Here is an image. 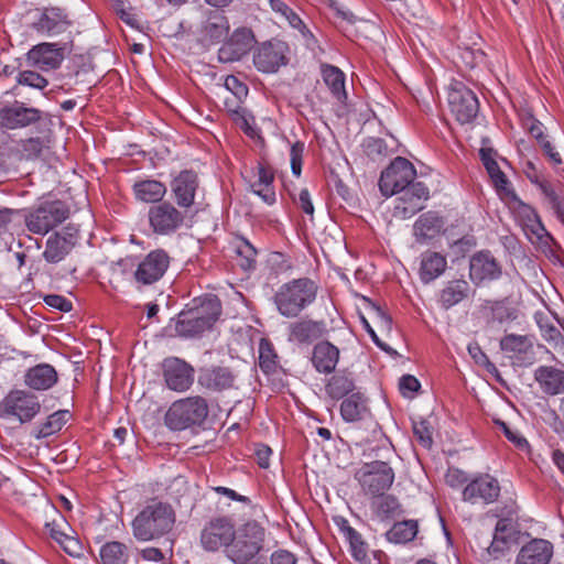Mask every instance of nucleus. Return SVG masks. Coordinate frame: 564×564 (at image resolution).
I'll return each instance as SVG.
<instances>
[{
	"mask_svg": "<svg viewBox=\"0 0 564 564\" xmlns=\"http://www.w3.org/2000/svg\"><path fill=\"white\" fill-rule=\"evenodd\" d=\"M317 292L318 285L312 279H293L276 290L273 302L282 316L293 318L315 302Z\"/></svg>",
	"mask_w": 564,
	"mask_h": 564,
	"instance_id": "nucleus-1",
	"label": "nucleus"
},
{
	"mask_svg": "<svg viewBox=\"0 0 564 564\" xmlns=\"http://www.w3.org/2000/svg\"><path fill=\"white\" fill-rule=\"evenodd\" d=\"M175 512L170 503L152 500L133 519L132 532L138 541L147 542L170 532Z\"/></svg>",
	"mask_w": 564,
	"mask_h": 564,
	"instance_id": "nucleus-2",
	"label": "nucleus"
},
{
	"mask_svg": "<svg viewBox=\"0 0 564 564\" xmlns=\"http://www.w3.org/2000/svg\"><path fill=\"white\" fill-rule=\"evenodd\" d=\"M264 541V527L256 520H249L238 529L235 528V538L225 549V554L235 564H248L261 552Z\"/></svg>",
	"mask_w": 564,
	"mask_h": 564,
	"instance_id": "nucleus-3",
	"label": "nucleus"
},
{
	"mask_svg": "<svg viewBox=\"0 0 564 564\" xmlns=\"http://www.w3.org/2000/svg\"><path fill=\"white\" fill-rule=\"evenodd\" d=\"M209 412L208 403L200 395L188 397L172 403L166 411L165 425L173 431H183L185 429L200 425Z\"/></svg>",
	"mask_w": 564,
	"mask_h": 564,
	"instance_id": "nucleus-4",
	"label": "nucleus"
},
{
	"mask_svg": "<svg viewBox=\"0 0 564 564\" xmlns=\"http://www.w3.org/2000/svg\"><path fill=\"white\" fill-rule=\"evenodd\" d=\"M69 216L68 206L62 200H46L24 212L26 229L35 235L44 236L65 221Z\"/></svg>",
	"mask_w": 564,
	"mask_h": 564,
	"instance_id": "nucleus-5",
	"label": "nucleus"
},
{
	"mask_svg": "<svg viewBox=\"0 0 564 564\" xmlns=\"http://www.w3.org/2000/svg\"><path fill=\"white\" fill-rule=\"evenodd\" d=\"M362 491L372 497L384 494L394 481V471L387 462L373 460L364 464L355 474Z\"/></svg>",
	"mask_w": 564,
	"mask_h": 564,
	"instance_id": "nucleus-6",
	"label": "nucleus"
},
{
	"mask_svg": "<svg viewBox=\"0 0 564 564\" xmlns=\"http://www.w3.org/2000/svg\"><path fill=\"white\" fill-rule=\"evenodd\" d=\"M416 171L413 164L401 156L395 158L381 173L379 187L384 196H392L414 184Z\"/></svg>",
	"mask_w": 564,
	"mask_h": 564,
	"instance_id": "nucleus-7",
	"label": "nucleus"
},
{
	"mask_svg": "<svg viewBox=\"0 0 564 564\" xmlns=\"http://www.w3.org/2000/svg\"><path fill=\"white\" fill-rule=\"evenodd\" d=\"M186 210L176 208L164 200L149 208V225L155 235L169 236L176 232L184 224Z\"/></svg>",
	"mask_w": 564,
	"mask_h": 564,
	"instance_id": "nucleus-8",
	"label": "nucleus"
},
{
	"mask_svg": "<svg viewBox=\"0 0 564 564\" xmlns=\"http://www.w3.org/2000/svg\"><path fill=\"white\" fill-rule=\"evenodd\" d=\"M235 538V524L228 517H214L203 528L200 543L204 550L216 552L219 549H228Z\"/></svg>",
	"mask_w": 564,
	"mask_h": 564,
	"instance_id": "nucleus-9",
	"label": "nucleus"
},
{
	"mask_svg": "<svg viewBox=\"0 0 564 564\" xmlns=\"http://www.w3.org/2000/svg\"><path fill=\"white\" fill-rule=\"evenodd\" d=\"M452 113L460 123L471 122L479 110V102L473 90L462 83H456L448 93Z\"/></svg>",
	"mask_w": 564,
	"mask_h": 564,
	"instance_id": "nucleus-10",
	"label": "nucleus"
},
{
	"mask_svg": "<svg viewBox=\"0 0 564 564\" xmlns=\"http://www.w3.org/2000/svg\"><path fill=\"white\" fill-rule=\"evenodd\" d=\"M78 240V229L68 225L51 235L45 243L43 258L48 263L63 261L74 249Z\"/></svg>",
	"mask_w": 564,
	"mask_h": 564,
	"instance_id": "nucleus-11",
	"label": "nucleus"
},
{
	"mask_svg": "<svg viewBox=\"0 0 564 564\" xmlns=\"http://www.w3.org/2000/svg\"><path fill=\"white\" fill-rule=\"evenodd\" d=\"M163 377L169 389L183 392L189 389L194 381V368L177 357L164 359Z\"/></svg>",
	"mask_w": 564,
	"mask_h": 564,
	"instance_id": "nucleus-12",
	"label": "nucleus"
},
{
	"mask_svg": "<svg viewBox=\"0 0 564 564\" xmlns=\"http://www.w3.org/2000/svg\"><path fill=\"white\" fill-rule=\"evenodd\" d=\"M6 414L17 416L20 422L31 421L41 409L36 397L25 391H12L2 402Z\"/></svg>",
	"mask_w": 564,
	"mask_h": 564,
	"instance_id": "nucleus-13",
	"label": "nucleus"
},
{
	"mask_svg": "<svg viewBox=\"0 0 564 564\" xmlns=\"http://www.w3.org/2000/svg\"><path fill=\"white\" fill-rule=\"evenodd\" d=\"M398 204L394 207L395 217L406 219L424 208L423 203L429 198V188L422 182H415L405 189L399 192Z\"/></svg>",
	"mask_w": 564,
	"mask_h": 564,
	"instance_id": "nucleus-14",
	"label": "nucleus"
},
{
	"mask_svg": "<svg viewBox=\"0 0 564 564\" xmlns=\"http://www.w3.org/2000/svg\"><path fill=\"white\" fill-rule=\"evenodd\" d=\"M65 50L66 44L40 43L28 52L26 62L41 70L56 69L65 58Z\"/></svg>",
	"mask_w": 564,
	"mask_h": 564,
	"instance_id": "nucleus-15",
	"label": "nucleus"
},
{
	"mask_svg": "<svg viewBox=\"0 0 564 564\" xmlns=\"http://www.w3.org/2000/svg\"><path fill=\"white\" fill-rule=\"evenodd\" d=\"M170 258L164 250L151 251L139 264L134 272V279L143 285L159 281L169 268Z\"/></svg>",
	"mask_w": 564,
	"mask_h": 564,
	"instance_id": "nucleus-16",
	"label": "nucleus"
},
{
	"mask_svg": "<svg viewBox=\"0 0 564 564\" xmlns=\"http://www.w3.org/2000/svg\"><path fill=\"white\" fill-rule=\"evenodd\" d=\"M288 45L282 41H269L263 43L254 54L253 63L263 73L276 72L285 65Z\"/></svg>",
	"mask_w": 564,
	"mask_h": 564,
	"instance_id": "nucleus-17",
	"label": "nucleus"
},
{
	"mask_svg": "<svg viewBox=\"0 0 564 564\" xmlns=\"http://www.w3.org/2000/svg\"><path fill=\"white\" fill-rule=\"evenodd\" d=\"M41 117L42 112L37 108L15 101L0 109V126L10 130L25 128L37 122Z\"/></svg>",
	"mask_w": 564,
	"mask_h": 564,
	"instance_id": "nucleus-18",
	"label": "nucleus"
},
{
	"mask_svg": "<svg viewBox=\"0 0 564 564\" xmlns=\"http://www.w3.org/2000/svg\"><path fill=\"white\" fill-rule=\"evenodd\" d=\"M198 176L194 171L184 170L171 182V192L181 209L187 210L195 200Z\"/></svg>",
	"mask_w": 564,
	"mask_h": 564,
	"instance_id": "nucleus-19",
	"label": "nucleus"
},
{
	"mask_svg": "<svg viewBox=\"0 0 564 564\" xmlns=\"http://www.w3.org/2000/svg\"><path fill=\"white\" fill-rule=\"evenodd\" d=\"M500 494V486L496 478L482 475L470 481L463 490L464 501L476 503H491L497 500Z\"/></svg>",
	"mask_w": 564,
	"mask_h": 564,
	"instance_id": "nucleus-20",
	"label": "nucleus"
},
{
	"mask_svg": "<svg viewBox=\"0 0 564 564\" xmlns=\"http://www.w3.org/2000/svg\"><path fill=\"white\" fill-rule=\"evenodd\" d=\"M253 43L254 36L251 30L246 28L238 29L219 48V59L225 63L239 61L249 53Z\"/></svg>",
	"mask_w": 564,
	"mask_h": 564,
	"instance_id": "nucleus-21",
	"label": "nucleus"
},
{
	"mask_svg": "<svg viewBox=\"0 0 564 564\" xmlns=\"http://www.w3.org/2000/svg\"><path fill=\"white\" fill-rule=\"evenodd\" d=\"M501 275V265L489 251H479L469 260V276L475 284L497 280Z\"/></svg>",
	"mask_w": 564,
	"mask_h": 564,
	"instance_id": "nucleus-22",
	"label": "nucleus"
},
{
	"mask_svg": "<svg viewBox=\"0 0 564 564\" xmlns=\"http://www.w3.org/2000/svg\"><path fill=\"white\" fill-rule=\"evenodd\" d=\"M236 375L228 367L212 366L199 371L198 384L213 392L234 388Z\"/></svg>",
	"mask_w": 564,
	"mask_h": 564,
	"instance_id": "nucleus-23",
	"label": "nucleus"
},
{
	"mask_svg": "<svg viewBox=\"0 0 564 564\" xmlns=\"http://www.w3.org/2000/svg\"><path fill=\"white\" fill-rule=\"evenodd\" d=\"M229 31V23L223 12L209 11L202 21L199 29V41L204 44H214L226 37Z\"/></svg>",
	"mask_w": 564,
	"mask_h": 564,
	"instance_id": "nucleus-24",
	"label": "nucleus"
},
{
	"mask_svg": "<svg viewBox=\"0 0 564 564\" xmlns=\"http://www.w3.org/2000/svg\"><path fill=\"white\" fill-rule=\"evenodd\" d=\"M289 340L301 345H310L323 337L327 329L323 321L302 318L289 326Z\"/></svg>",
	"mask_w": 564,
	"mask_h": 564,
	"instance_id": "nucleus-25",
	"label": "nucleus"
},
{
	"mask_svg": "<svg viewBox=\"0 0 564 564\" xmlns=\"http://www.w3.org/2000/svg\"><path fill=\"white\" fill-rule=\"evenodd\" d=\"M72 25L68 15L59 8L43 9L37 21L33 23V29L47 35H57L69 29Z\"/></svg>",
	"mask_w": 564,
	"mask_h": 564,
	"instance_id": "nucleus-26",
	"label": "nucleus"
},
{
	"mask_svg": "<svg viewBox=\"0 0 564 564\" xmlns=\"http://www.w3.org/2000/svg\"><path fill=\"white\" fill-rule=\"evenodd\" d=\"M534 380L547 395L564 394V370L553 366H540L534 370Z\"/></svg>",
	"mask_w": 564,
	"mask_h": 564,
	"instance_id": "nucleus-27",
	"label": "nucleus"
},
{
	"mask_svg": "<svg viewBox=\"0 0 564 564\" xmlns=\"http://www.w3.org/2000/svg\"><path fill=\"white\" fill-rule=\"evenodd\" d=\"M553 554L552 544L542 539H535L522 546L517 564H549Z\"/></svg>",
	"mask_w": 564,
	"mask_h": 564,
	"instance_id": "nucleus-28",
	"label": "nucleus"
},
{
	"mask_svg": "<svg viewBox=\"0 0 564 564\" xmlns=\"http://www.w3.org/2000/svg\"><path fill=\"white\" fill-rule=\"evenodd\" d=\"M186 310L192 312L196 317H199L203 324L205 323L212 328L220 315L221 305L217 296L208 295L205 297L194 299L191 304L187 305Z\"/></svg>",
	"mask_w": 564,
	"mask_h": 564,
	"instance_id": "nucleus-29",
	"label": "nucleus"
},
{
	"mask_svg": "<svg viewBox=\"0 0 564 564\" xmlns=\"http://www.w3.org/2000/svg\"><path fill=\"white\" fill-rule=\"evenodd\" d=\"M339 359V349L329 341H319L314 346L312 362L321 373H330L335 370Z\"/></svg>",
	"mask_w": 564,
	"mask_h": 564,
	"instance_id": "nucleus-30",
	"label": "nucleus"
},
{
	"mask_svg": "<svg viewBox=\"0 0 564 564\" xmlns=\"http://www.w3.org/2000/svg\"><path fill=\"white\" fill-rule=\"evenodd\" d=\"M57 381V372L48 364H40L30 368L25 376V384L33 390H47Z\"/></svg>",
	"mask_w": 564,
	"mask_h": 564,
	"instance_id": "nucleus-31",
	"label": "nucleus"
},
{
	"mask_svg": "<svg viewBox=\"0 0 564 564\" xmlns=\"http://www.w3.org/2000/svg\"><path fill=\"white\" fill-rule=\"evenodd\" d=\"M470 285L465 279L448 281L440 291L438 302L441 306L448 310L468 297Z\"/></svg>",
	"mask_w": 564,
	"mask_h": 564,
	"instance_id": "nucleus-32",
	"label": "nucleus"
},
{
	"mask_svg": "<svg viewBox=\"0 0 564 564\" xmlns=\"http://www.w3.org/2000/svg\"><path fill=\"white\" fill-rule=\"evenodd\" d=\"M447 267L446 257L440 252L425 251L421 254L420 279L427 284L443 274Z\"/></svg>",
	"mask_w": 564,
	"mask_h": 564,
	"instance_id": "nucleus-33",
	"label": "nucleus"
},
{
	"mask_svg": "<svg viewBox=\"0 0 564 564\" xmlns=\"http://www.w3.org/2000/svg\"><path fill=\"white\" fill-rule=\"evenodd\" d=\"M340 414L346 422L364 420L369 414L367 399L360 392H354L340 404Z\"/></svg>",
	"mask_w": 564,
	"mask_h": 564,
	"instance_id": "nucleus-34",
	"label": "nucleus"
},
{
	"mask_svg": "<svg viewBox=\"0 0 564 564\" xmlns=\"http://www.w3.org/2000/svg\"><path fill=\"white\" fill-rule=\"evenodd\" d=\"M443 226L442 219L434 213L421 215L413 226L414 237L417 242L424 243L438 235Z\"/></svg>",
	"mask_w": 564,
	"mask_h": 564,
	"instance_id": "nucleus-35",
	"label": "nucleus"
},
{
	"mask_svg": "<svg viewBox=\"0 0 564 564\" xmlns=\"http://www.w3.org/2000/svg\"><path fill=\"white\" fill-rule=\"evenodd\" d=\"M133 193L138 200L159 204L166 194V186L156 180H143L134 183Z\"/></svg>",
	"mask_w": 564,
	"mask_h": 564,
	"instance_id": "nucleus-36",
	"label": "nucleus"
},
{
	"mask_svg": "<svg viewBox=\"0 0 564 564\" xmlns=\"http://www.w3.org/2000/svg\"><path fill=\"white\" fill-rule=\"evenodd\" d=\"M539 189L557 218L564 224V185L561 182L544 181L540 184Z\"/></svg>",
	"mask_w": 564,
	"mask_h": 564,
	"instance_id": "nucleus-37",
	"label": "nucleus"
},
{
	"mask_svg": "<svg viewBox=\"0 0 564 564\" xmlns=\"http://www.w3.org/2000/svg\"><path fill=\"white\" fill-rule=\"evenodd\" d=\"M210 329L205 323L200 322L199 317H196L188 310H183L175 324V332L182 337H195L205 330Z\"/></svg>",
	"mask_w": 564,
	"mask_h": 564,
	"instance_id": "nucleus-38",
	"label": "nucleus"
},
{
	"mask_svg": "<svg viewBox=\"0 0 564 564\" xmlns=\"http://www.w3.org/2000/svg\"><path fill=\"white\" fill-rule=\"evenodd\" d=\"M322 76L326 86L329 88L333 96L338 100H345L347 98L345 89V74L336 66L329 64H323Z\"/></svg>",
	"mask_w": 564,
	"mask_h": 564,
	"instance_id": "nucleus-39",
	"label": "nucleus"
},
{
	"mask_svg": "<svg viewBox=\"0 0 564 564\" xmlns=\"http://www.w3.org/2000/svg\"><path fill=\"white\" fill-rule=\"evenodd\" d=\"M519 214L525 220V226L530 231L536 236V238L545 245H549L553 240L551 235L546 231L543 226L538 213L533 207L521 203L519 206Z\"/></svg>",
	"mask_w": 564,
	"mask_h": 564,
	"instance_id": "nucleus-40",
	"label": "nucleus"
},
{
	"mask_svg": "<svg viewBox=\"0 0 564 564\" xmlns=\"http://www.w3.org/2000/svg\"><path fill=\"white\" fill-rule=\"evenodd\" d=\"M273 178V173L269 167L259 165L258 180L252 184L253 193L259 195L269 205L275 202V193L272 188Z\"/></svg>",
	"mask_w": 564,
	"mask_h": 564,
	"instance_id": "nucleus-41",
	"label": "nucleus"
},
{
	"mask_svg": "<svg viewBox=\"0 0 564 564\" xmlns=\"http://www.w3.org/2000/svg\"><path fill=\"white\" fill-rule=\"evenodd\" d=\"M479 155L484 166L486 167L488 174L494 181L495 185L499 189H506V186L509 184L505 173L500 170L497 161L495 160V151L491 148H481L479 150Z\"/></svg>",
	"mask_w": 564,
	"mask_h": 564,
	"instance_id": "nucleus-42",
	"label": "nucleus"
},
{
	"mask_svg": "<svg viewBox=\"0 0 564 564\" xmlns=\"http://www.w3.org/2000/svg\"><path fill=\"white\" fill-rule=\"evenodd\" d=\"M417 534V522L414 520H404L397 522L386 533L388 541L404 544L412 541Z\"/></svg>",
	"mask_w": 564,
	"mask_h": 564,
	"instance_id": "nucleus-43",
	"label": "nucleus"
},
{
	"mask_svg": "<svg viewBox=\"0 0 564 564\" xmlns=\"http://www.w3.org/2000/svg\"><path fill=\"white\" fill-rule=\"evenodd\" d=\"M100 558L102 564H128V547L119 541L107 542L100 549Z\"/></svg>",
	"mask_w": 564,
	"mask_h": 564,
	"instance_id": "nucleus-44",
	"label": "nucleus"
},
{
	"mask_svg": "<svg viewBox=\"0 0 564 564\" xmlns=\"http://www.w3.org/2000/svg\"><path fill=\"white\" fill-rule=\"evenodd\" d=\"M69 416V412L67 410H58L51 414L46 421L39 426L35 432L36 438L47 437L58 431L65 425Z\"/></svg>",
	"mask_w": 564,
	"mask_h": 564,
	"instance_id": "nucleus-45",
	"label": "nucleus"
},
{
	"mask_svg": "<svg viewBox=\"0 0 564 564\" xmlns=\"http://www.w3.org/2000/svg\"><path fill=\"white\" fill-rule=\"evenodd\" d=\"M355 383L351 378L346 375H336L330 378L326 384V393L332 398L339 400L352 392Z\"/></svg>",
	"mask_w": 564,
	"mask_h": 564,
	"instance_id": "nucleus-46",
	"label": "nucleus"
},
{
	"mask_svg": "<svg viewBox=\"0 0 564 564\" xmlns=\"http://www.w3.org/2000/svg\"><path fill=\"white\" fill-rule=\"evenodd\" d=\"M237 261L243 271H251L256 269L257 264V249L246 239H241L237 247Z\"/></svg>",
	"mask_w": 564,
	"mask_h": 564,
	"instance_id": "nucleus-47",
	"label": "nucleus"
},
{
	"mask_svg": "<svg viewBox=\"0 0 564 564\" xmlns=\"http://www.w3.org/2000/svg\"><path fill=\"white\" fill-rule=\"evenodd\" d=\"M278 355L275 354L272 344L262 339L259 345V366L261 370L267 373H274L278 369Z\"/></svg>",
	"mask_w": 564,
	"mask_h": 564,
	"instance_id": "nucleus-48",
	"label": "nucleus"
},
{
	"mask_svg": "<svg viewBox=\"0 0 564 564\" xmlns=\"http://www.w3.org/2000/svg\"><path fill=\"white\" fill-rule=\"evenodd\" d=\"M346 539L349 541L354 558L358 562H365L368 558V545L362 540L361 534L351 527L344 528Z\"/></svg>",
	"mask_w": 564,
	"mask_h": 564,
	"instance_id": "nucleus-49",
	"label": "nucleus"
},
{
	"mask_svg": "<svg viewBox=\"0 0 564 564\" xmlns=\"http://www.w3.org/2000/svg\"><path fill=\"white\" fill-rule=\"evenodd\" d=\"M372 506L376 513L381 518L393 517L400 509L399 501L391 495H377Z\"/></svg>",
	"mask_w": 564,
	"mask_h": 564,
	"instance_id": "nucleus-50",
	"label": "nucleus"
},
{
	"mask_svg": "<svg viewBox=\"0 0 564 564\" xmlns=\"http://www.w3.org/2000/svg\"><path fill=\"white\" fill-rule=\"evenodd\" d=\"M492 538L499 539L511 547L517 542V530L512 520L509 518L499 519Z\"/></svg>",
	"mask_w": 564,
	"mask_h": 564,
	"instance_id": "nucleus-51",
	"label": "nucleus"
},
{
	"mask_svg": "<svg viewBox=\"0 0 564 564\" xmlns=\"http://www.w3.org/2000/svg\"><path fill=\"white\" fill-rule=\"evenodd\" d=\"M500 347L503 351L509 352H525L532 344L527 336L509 334L500 340Z\"/></svg>",
	"mask_w": 564,
	"mask_h": 564,
	"instance_id": "nucleus-52",
	"label": "nucleus"
},
{
	"mask_svg": "<svg viewBox=\"0 0 564 564\" xmlns=\"http://www.w3.org/2000/svg\"><path fill=\"white\" fill-rule=\"evenodd\" d=\"M535 319L541 330L542 337L549 343H558L562 334L552 321L544 314H536Z\"/></svg>",
	"mask_w": 564,
	"mask_h": 564,
	"instance_id": "nucleus-53",
	"label": "nucleus"
},
{
	"mask_svg": "<svg viewBox=\"0 0 564 564\" xmlns=\"http://www.w3.org/2000/svg\"><path fill=\"white\" fill-rule=\"evenodd\" d=\"M46 528L50 530V535L62 545L65 552L70 555L76 553V547L78 546V542L72 536L63 533L59 530H56L55 523H47Z\"/></svg>",
	"mask_w": 564,
	"mask_h": 564,
	"instance_id": "nucleus-54",
	"label": "nucleus"
},
{
	"mask_svg": "<svg viewBox=\"0 0 564 564\" xmlns=\"http://www.w3.org/2000/svg\"><path fill=\"white\" fill-rule=\"evenodd\" d=\"M413 433L419 444L424 448H430L433 444L432 432L426 421L413 422Z\"/></svg>",
	"mask_w": 564,
	"mask_h": 564,
	"instance_id": "nucleus-55",
	"label": "nucleus"
},
{
	"mask_svg": "<svg viewBox=\"0 0 564 564\" xmlns=\"http://www.w3.org/2000/svg\"><path fill=\"white\" fill-rule=\"evenodd\" d=\"M17 80L20 85L30 86L37 89H44L48 84L46 78L33 70L20 72Z\"/></svg>",
	"mask_w": 564,
	"mask_h": 564,
	"instance_id": "nucleus-56",
	"label": "nucleus"
},
{
	"mask_svg": "<svg viewBox=\"0 0 564 564\" xmlns=\"http://www.w3.org/2000/svg\"><path fill=\"white\" fill-rule=\"evenodd\" d=\"M364 147L367 155L373 159L387 156L389 154V148L387 143L380 138H368L365 141Z\"/></svg>",
	"mask_w": 564,
	"mask_h": 564,
	"instance_id": "nucleus-57",
	"label": "nucleus"
},
{
	"mask_svg": "<svg viewBox=\"0 0 564 564\" xmlns=\"http://www.w3.org/2000/svg\"><path fill=\"white\" fill-rule=\"evenodd\" d=\"M224 88L230 96L246 98L248 96V87L241 83L236 76L229 75L225 78Z\"/></svg>",
	"mask_w": 564,
	"mask_h": 564,
	"instance_id": "nucleus-58",
	"label": "nucleus"
},
{
	"mask_svg": "<svg viewBox=\"0 0 564 564\" xmlns=\"http://www.w3.org/2000/svg\"><path fill=\"white\" fill-rule=\"evenodd\" d=\"M43 147V140L39 137L21 141V151L26 159L37 158L41 154Z\"/></svg>",
	"mask_w": 564,
	"mask_h": 564,
	"instance_id": "nucleus-59",
	"label": "nucleus"
},
{
	"mask_svg": "<svg viewBox=\"0 0 564 564\" xmlns=\"http://www.w3.org/2000/svg\"><path fill=\"white\" fill-rule=\"evenodd\" d=\"M495 424L501 429V431L503 432L505 436L510 442H512L516 446H518L520 448H523V447H527L529 445L528 441L523 436H521L518 432L512 431L508 426V424L506 422H503L502 420H499V419L495 420Z\"/></svg>",
	"mask_w": 564,
	"mask_h": 564,
	"instance_id": "nucleus-60",
	"label": "nucleus"
},
{
	"mask_svg": "<svg viewBox=\"0 0 564 564\" xmlns=\"http://www.w3.org/2000/svg\"><path fill=\"white\" fill-rule=\"evenodd\" d=\"M45 304L61 312H69L73 308L70 301L58 294H48L44 297Z\"/></svg>",
	"mask_w": 564,
	"mask_h": 564,
	"instance_id": "nucleus-61",
	"label": "nucleus"
},
{
	"mask_svg": "<svg viewBox=\"0 0 564 564\" xmlns=\"http://www.w3.org/2000/svg\"><path fill=\"white\" fill-rule=\"evenodd\" d=\"M420 387L421 384L414 376L404 375L400 378L399 389L404 397H409L413 392H416Z\"/></svg>",
	"mask_w": 564,
	"mask_h": 564,
	"instance_id": "nucleus-62",
	"label": "nucleus"
},
{
	"mask_svg": "<svg viewBox=\"0 0 564 564\" xmlns=\"http://www.w3.org/2000/svg\"><path fill=\"white\" fill-rule=\"evenodd\" d=\"M467 481L466 474L458 468H448L445 482L452 488H458Z\"/></svg>",
	"mask_w": 564,
	"mask_h": 564,
	"instance_id": "nucleus-63",
	"label": "nucleus"
},
{
	"mask_svg": "<svg viewBox=\"0 0 564 564\" xmlns=\"http://www.w3.org/2000/svg\"><path fill=\"white\" fill-rule=\"evenodd\" d=\"M484 550L486 551L489 557L499 558L507 551L510 550V546H508L505 542L500 541L499 539L492 538L489 545H484Z\"/></svg>",
	"mask_w": 564,
	"mask_h": 564,
	"instance_id": "nucleus-64",
	"label": "nucleus"
}]
</instances>
